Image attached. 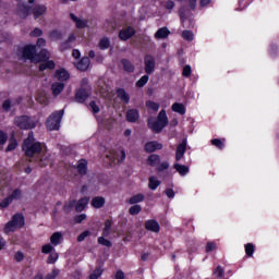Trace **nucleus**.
<instances>
[{
    "mask_svg": "<svg viewBox=\"0 0 279 279\" xmlns=\"http://www.w3.org/2000/svg\"><path fill=\"white\" fill-rule=\"evenodd\" d=\"M23 58H25V60H31V62H34L35 64H38V62H44L39 65V71L56 69V62L51 60L47 61L49 60L50 54L46 49L41 50L39 53H36V46H26L23 50Z\"/></svg>",
    "mask_w": 279,
    "mask_h": 279,
    "instance_id": "f257e3e1",
    "label": "nucleus"
},
{
    "mask_svg": "<svg viewBox=\"0 0 279 279\" xmlns=\"http://www.w3.org/2000/svg\"><path fill=\"white\" fill-rule=\"evenodd\" d=\"M22 150L27 158H33L29 159V162H40V167H45V165H47L43 163V144H40V142H36V138H34V132L28 133V137L22 145Z\"/></svg>",
    "mask_w": 279,
    "mask_h": 279,
    "instance_id": "f03ea898",
    "label": "nucleus"
},
{
    "mask_svg": "<svg viewBox=\"0 0 279 279\" xmlns=\"http://www.w3.org/2000/svg\"><path fill=\"white\" fill-rule=\"evenodd\" d=\"M25 226V217L23 214H15L12 216L11 220L5 223L3 232L4 234H10V232H16V230H21Z\"/></svg>",
    "mask_w": 279,
    "mask_h": 279,
    "instance_id": "7ed1b4c3",
    "label": "nucleus"
},
{
    "mask_svg": "<svg viewBox=\"0 0 279 279\" xmlns=\"http://www.w3.org/2000/svg\"><path fill=\"white\" fill-rule=\"evenodd\" d=\"M167 125H169V118H167V111H165V109L158 113L157 121H148V126L153 132H156V134H160Z\"/></svg>",
    "mask_w": 279,
    "mask_h": 279,
    "instance_id": "20e7f679",
    "label": "nucleus"
},
{
    "mask_svg": "<svg viewBox=\"0 0 279 279\" xmlns=\"http://www.w3.org/2000/svg\"><path fill=\"white\" fill-rule=\"evenodd\" d=\"M64 117V110L54 111L47 120L46 125L48 130H60V123Z\"/></svg>",
    "mask_w": 279,
    "mask_h": 279,
    "instance_id": "39448f33",
    "label": "nucleus"
},
{
    "mask_svg": "<svg viewBox=\"0 0 279 279\" xmlns=\"http://www.w3.org/2000/svg\"><path fill=\"white\" fill-rule=\"evenodd\" d=\"M14 124L16 128H20V130H33V128H36V121L28 116L15 117Z\"/></svg>",
    "mask_w": 279,
    "mask_h": 279,
    "instance_id": "423d86ee",
    "label": "nucleus"
},
{
    "mask_svg": "<svg viewBox=\"0 0 279 279\" xmlns=\"http://www.w3.org/2000/svg\"><path fill=\"white\" fill-rule=\"evenodd\" d=\"M144 70L147 75H151L156 71V58L151 54L144 57Z\"/></svg>",
    "mask_w": 279,
    "mask_h": 279,
    "instance_id": "0eeeda50",
    "label": "nucleus"
},
{
    "mask_svg": "<svg viewBox=\"0 0 279 279\" xmlns=\"http://www.w3.org/2000/svg\"><path fill=\"white\" fill-rule=\"evenodd\" d=\"M13 199H21V190H14L11 195L5 197L1 203L0 207L1 208H8Z\"/></svg>",
    "mask_w": 279,
    "mask_h": 279,
    "instance_id": "6e6552de",
    "label": "nucleus"
},
{
    "mask_svg": "<svg viewBox=\"0 0 279 279\" xmlns=\"http://www.w3.org/2000/svg\"><path fill=\"white\" fill-rule=\"evenodd\" d=\"M90 96L89 87H82L76 92L75 99L78 104H84Z\"/></svg>",
    "mask_w": 279,
    "mask_h": 279,
    "instance_id": "1a4fd4ad",
    "label": "nucleus"
},
{
    "mask_svg": "<svg viewBox=\"0 0 279 279\" xmlns=\"http://www.w3.org/2000/svg\"><path fill=\"white\" fill-rule=\"evenodd\" d=\"M134 34H136V31L134 29V27L129 26L128 28L120 31L119 38L120 40H130V38H132Z\"/></svg>",
    "mask_w": 279,
    "mask_h": 279,
    "instance_id": "9d476101",
    "label": "nucleus"
},
{
    "mask_svg": "<svg viewBox=\"0 0 279 279\" xmlns=\"http://www.w3.org/2000/svg\"><path fill=\"white\" fill-rule=\"evenodd\" d=\"M184 154H186V140H183L181 144L178 145L175 151V160L180 162L184 158Z\"/></svg>",
    "mask_w": 279,
    "mask_h": 279,
    "instance_id": "9b49d317",
    "label": "nucleus"
},
{
    "mask_svg": "<svg viewBox=\"0 0 279 279\" xmlns=\"http://www.w3.org/2000/svg\"><path fill=\"white\" fill-rule=\"evenodd\" d=\"M70 19L75 23L78 29H84V27L88 25V20L80 19L73 13L70 14Z\"/></svg>",
    "mask_w": 279,
    "mask_h": 279,
    "instance_id": "f8f14e48",
    "label": "nucleus"
},
{
    "mask_svg": "<svg viewBox=\"0 0 279 279\" xmlns=\"http://www.w3.org/2000/svg\"><path fill=\"white\" fill-rule=\"evenodd\" d=\"M138 119H141V114L136 109H130L126 111V121H129V123H136Z\"/></svg>",
    "mask_w": 279,
    "mask_h": 279,
    "instance_id": "ddd939ff",
    "label": "nucleus"
},
{
    "mask_svg": "<svg viewBox=\"0 0 279 279\" xmlns=\"http://www.w3.org/2000/svg\"><path fill=\"white\" fill-rule=\"evenodd\" d=\"M145 228L150 232H160V225L156 220H147L145 222Z\"/></svg>",
    "mask_w": 279,
    "mask_h": 279,
    "instance_id": "4468645a",
    "label": "nucleus"
},
{
    "mask_svg": "<svg viewBox=\"0 0 279 279\" xmlns=\"http://www.w3.org/2000/svg\"><path fill=\"white\" fill-rule=\"evenodd\" d=\"M88 66H90V59L88 57L82 58L76 64L78 71H88Z\"/></svg>",
    "mask_w": 279,
    "mask_h": 279,
    "instance_id": "2eb2a0df",
    "label": "nucleus"
},
{
    "mask_svg": "<svg viewBox=\"0 0 279 279\" xmlns=\"http://www.w3.org/2000/svg\"><path fill=\"white\" fill-rule=\"evenodd\" d=\"M157 149H162V144L158 143V142H148L145 145V150L148 154H153V151H156Z\"/></svg>",
    "mask_w": 279,
    "mask_h": 279,
    "instance_id": "dca6fc26",
    "label": "nucleus"
},
{
    "mask_svg": "<svg viewBox=\"0 0 279 279\" xmlns=\"http://www.w3.org/2000/svg\"><path fill=\"white\" fill-rule=\"evenodd\" d=\"M47 12V7L45 4H38L33 9V15L34 19H38L39 16H43Z\"/></svg>",
    "mask_w": 279,
    "mask_h": 279,
    "instance_id": "f3484780",
    "label": "nucleus"
},
{
    "mask_svg": "<svg viewBox=\"0 0 279 279\" xmlns=\"http://www.w3.org/2000/svg\"><path fill=\"white\" fill-rule=\"evenodd\" d=\"M56 77L59 80V82H66V80L71 77V74H69L66 70L60 69L56 71Z\"/></svg>",
    "mask_w": 279,
    "mask_h": 279,
    "instance_id": "a211bd4d",
    "label": "nucleus"
},
{
    "mask_svg": "<svg viewBox=\"0 0 279 279\" xmlns=\"http://www.w3.org/2000/svg\"><path fill=\"white\" fill-rule=\"evenodd\" d=\"M121 64L123 66V70L126 71V73H134L135 66L132 64V61L128 59H122Z\"/></svg>",
    "mask_w": 279,
    "mask_h": 279,
    "instance_id": "6ab92c4d",
    "label": "nucleus"
},
{
    "mask_svg": "<svg viewBox=\"0 0 279 279\" xmlns=\"http://www.w3.org/2000/svg\"><path fill=\"white\" fill-rule=\"evenodd\" d=\"M170 32L167 27H161L155 33V38L157 40L165 39L169 36Z\"/></svg>",
    "mask_w": 279,
    "mask_h": 279,
    "instance_id": "aec40b11",
    "label": "nucleus"
},
{
    "mask_svg": "<svg viewBox=\"0 0 279 279\" xmlns=\"http://www.w3.org/2000/svg\"><path fill=\"white\" fill-rule=\"evenodd\" d=\"M105 204H106V198L101 196H96L92 199V206L94 208H104Z\"/></svg>",
    "mask_w": 279,
    "mask_h": 279,
    "instance_id": "412c9836",
    "label": "nucleus"
},
{
    "mask_svg": "<svg viewBox=\"0 0 279 279\" xmlns=\"http://www.w3.org/2000/svg\"><path fill=\"white\" fill-rule=\"evenodd\" d=\"M86 206H88V197H83V198L78 199V202L76 203V206H75L76 213H82V210H84V208H86Z\"/></svg>",
    "mask_w": 279,
    "mask_h": 279,
    "instance_id": "4be33fe9",
    "label": "nucleus"
},
{
    "mask_svg": "<svg viewBox=\"0 0 279 279\" xmlns=\"http://www.w3.org/2000/svg\"><path fill=\"white\" fill-rule=\"evenodd\" d=\"M51 90L54 97H58L64 90V83H54L51 85Z\"/></svg>",
    "mask_w": 279,
    "mask_h": 279,
    "instance_id": "5701e85b",
    "label": "nucleus"
},
{
    "mask_svg": "<svg viewBox=\"0 0 279 279\" xmlns=\"http://www.w3.org/2000/svg\"><path fill=\"white\" fill-rule=\"evenodd\" d=\"M117 95L119 99H121V101H123L124 104H130V95L125 93V89L119 88L117 90Z\"/></svg>",
    "mask_w": 279,
    "mask_h": 279,
    "instance_id": "b1692460",
    "label": "nucleus"
},
{
    "mask_svg": "<svg viewBox=\"0 0 279 279\" xmlns=\"http://www.w3.org/2000/svg\"><path fill=\"white\" fill-rule=\"evenodd\" d=\"M86 166H87V162L85 159H81L78 161L76 169L80 175H86V171H87Z\"/></svg>",
    "mask_w": 279,
    "mask_h": 279,
    "instance_id": "393cba45",
    "label": "nucleus"
},
{
    "mask_svg": "<svg viewBox=\"0 0 279 279\" xmlns=\"http://www.w3.org/2000/svg\"><path fill=\"white\" fill-rule=\"evenodd\" d=\"M171 108H172V111L178 112V114H186V107H184L180 102H174Z\"/></svg>",
    "mask_w": 279,
    "mask_h": 279,
    "instance_id": "a878e982",
    "label": "nucleus"
},
{
    "mask_svg": "<svg viewBox=\"0 0 279 279\" xmlns=\"http://www.w3.org/2000/svg\"><path fill=\"white\" fill-rule=\"evenodd\" d=\"M147 163L150 167H158V165H160V156L158 155H150L147 159Z\"/></svg>",
    "mask_w": 279,
    "mask_h": 279,
    "instance_id": "bb28decb",
    "label": "nucleus"
},
{
    "mask_svg": "<svg viewBox=\"0 0 279 279\" xmlns=\"http://www.w3.org/2000/svg\"><path fill=\"white\" fill-rule=\"evenodd\" d=\"M148 187L150 189V191H156L160 184V180L156 179V177H150L148 179Z\"/></svg>",
    "mask_w": 279,
    "mask_h": 279,
    "instance_id": "cd10ccee",
    "label": "nucleus"
},
{
    "mask_svg": "<svg viewBox=\"0 0 279 279\" xmlns=\"http://www.w3.org/2000/svg\"><path fill=\"white\" fill-rule=\"evenodd\" d=\"M173 168L181 175H186V173H189V166H183V165H180V163H174Z\"/></svg>",
    "mask_w": 279,
    "mask_h": 279,
    "instance_id": "c85d7f7f",
    "label": "nucleus"
},
{
    "mask_svg": "<svg viewBox=\"0 0 279 279\" xmlns=\"http://www.w3.org/2000/svg\"><path fill=\"white\" fill-rule=\"evenodd\" d=\"M144 201H145V195H143V194H136V195L132 196V197L129 199V204H131V205L141 204V202H144Z\"/></svg>",
    "mask_w": 279,
    "mask_h": 279,
    "instance_id": "c756f323",
    "label": "nucleus"
},
{
    "mask_svg": "<svg viewBox=\"0 0 279 279\" xmlns=\"http://www.w3.org/2000/svg\"><path fill=\"white\" fill-rule=\"evenodd\" d=\"M62 241V234L60 232H54L50 236V242L52 245H60V242Z\"/></svg>",
    "mask_w": 279,
    "mask_h": 279,
    "instance_id": "7c9ffc66",
    "label": "nucleus"
},
{
    "mask_svg": "<svg viewBox=\"0 0 279 279\" xmlns=\"http://www.w3.org/2000/svg\"><path fill=\"white\" fill-rule=\"evenodd\" d=\"M99 49L106 50L110 48V39L108 37H102L98 44Z\"/></svg>",
    "mask_w": 279,
    "mask_h": 279,
    "instance_id": "2f4dec72",
    "label": "nucleus"
},
{
    "mask_svg": "<svg viewBox=\"0 0 279 279\" xmlns=\"http://www.w3.org/2000/svg\"><path fill=\"white\" fill-rule=\"evenodd\" d=\"M76 204H77V202H76L75 199L68 201V202L64 204V206H63V210H64L65 213H71V210H72L73 208H75Z\"/></svg>",
    "mask_w": 279,
    "mask_h": 279,
    "instance_id": "473e14b6",
    "label": "nucleus"
},
{
    "mask_svg": "<svg viewBox=\"0 0 279 279\" xmlns=\"http://www.w3.org/2000/svg\"><path fill=\"white\" fill-rule=\"evenodd\" d=\"M112 228V220H106L105 221V228L102 230L104 236H110V230Z\"/></svg>",
    "mask_w": 279,
    "mask_h": 279,
    "instance_id": "72a5a7b5",
    "label": "nucleus"
},
{
    "mask_svg": "<svg viewBox=\"0 0 279 279\" xmlns=\"http://www.w3.org/2000/svg\"><path fill=\"white\" fill-rule=\"evenodd\" d=\"M120 155L121 157L119 158V154L111 153V158H113V160H118V162H123V160H125V150H120Z\"/></svg>",
    "mask_w": 279,
    "mask_h": 279,
    "instance_id": "f704fd0d",
    "label": "nucleus"
},
{
    "mask_svg": "<svg viewBox=\"0 0 279 279\" xmlns=\"http://www.w3.org/2000/svg\"><path fill=\"white\" fill-rule=\"evenodd\" d=\"M101 274H104V268L98 267L89 276V279H99V278H101Z\"/></svg>",
    "mask_w": 279,
    "mask_h": 279,
    "instance_id": "c9c22d12",
    "label": "nucleus"
},
{
    "mask_svg": "<svg viewBox=\"0 0 279 279\" xmlns=\"http://www.w3.org/2000/svg\"><path fill=\"white\" fill-rule=\"evenodd\" d=\"M143 210V207L141 205H134L129 208V215H138Z\"/></svg>",
    "mask_w": 279,
    "mask_h": 279,
    "instance_id": "e433bc0d",
    "label": "nucleus"
},
{
    "mask_svg": "<svg viewBox=\"0 0 279 279\" xmlns=\"http://www.w3.org/2000/svg\"><path fill=\"white\" fill-rule=\"evenodd\" d=\"M19 16L21 19H27L29 16V7H23L19 10Z\"/></svg>",
    "mask_w": 279,
    "mask_h": 279,
    "instance_id": "4c0bfd02",
    "label": "nucleus"
},
{
    "mask_svg": "<svg viewBox=\"0 0 279 279\" xmlns=\"http://www.w3.org/2000/svg\"><path fill=\"white\" fill-rule=\"evenodd\" d=\"M147 82H149V76H148V75L142 76V77L136 82L137 88H143V86H145V84H147Z\"/></svg>",
    "mask_w": 279,
    "mask_h": 279,
    "instance_id": "58836bf2",
    "label": "nucleus"
},
{
    "mask_svg": "<svg viewBox=\"0 0 279 279\" xmlns=\"http://www.w3.org/2000/svg\"><path fill=\"white\" fill-rule=\"evenodd\" d=\"M50 38H52V40H60L62 38V32L58 29L51 31Z\"/></svg>",
    "mask_w": 279,
    "mask_h": 279,
    "instance_id": "ea45409f",
    "label": "nucleus"
},
{
    "mask_svg": "<svg viewBox=\"0 0 279 279\" xmlns=\"http://www.w3.org/2000/svg\"><path fill=\"white\" fill-rule=\"evenodd\" d=\"M98 243L99 245H104L105 247H112V242L104 236L98 238Z\"/></svg>",
    "mask_w": 279,
    "mask_h": 279,
    "instance_id": "a19ab883",
    "label": "nucleus"
},
{
    "mask_svg": "<svg viewBox=\"0 0 279 279\" xmlns=\"http://www.w3.org/2000/svg\"><path fill=\"white\" fill-rule=\"evenodd\" d=\"M182 38L184 40H187V41L193 40V38H194L193 32H191V31H183Z\"/></svg>",
    "mask_w": 279,
    "mask_h": 279,
    "instance_id": "79ce46f5",
    "label": "nucleus"
},
{
    "mask_svg": "<svg viewBox=\"0 0 279 279\" xmlns=\"http://www.w3.org/2000/svg\"><path fill=\"white\" fill-rule=\"evenodd\" d=\"M146 106L150 109L154 110L155 112H158V109L160 108V106L154 101H146Z\"/></svg>",
    "mask_w": 279,
    "mask_h": 279,
    "instance_id": "37998d69",
    "label": "nucleus"
},
{
    "mask_svg": "<svg viewBox=\"0 0 279 279\" xmlns=\"http://www.w3.org/2000/svg\"><path fill=\"white\" fill-rule=\"evenodd\" d=\"M11 108H12V100H10V99L4 100L2 104V109L5 112H10Z\"/></svg>",
    "mask_w": 279,
    "mask_h": 279,
    "instance_id": "c03bdc74",
    "label": "nucleus"
},
{
    "mask_svg": "<svg viewBox=\"0 0 279 279\" xmlns=\"http://www.w3.org/2000/svg\"><path fill=\"white\" fill-rule=\"evenodd\" d=\"M56 260H58V253H51L49 256H48V259H47V263L49 265H53L56 263Z\"/></svg>",
    "mask_w": 279,
    "mask_h": 279,
    "instance_id": "a18cd8bd",
    "label": "nucleus"
},
{
    "mask_svg": "<svg viewBox=\"0 0 279 279\" xmlns=\"http://www.w3.org/2000/svg\"><path fill=\"white\" fill-rule=\"evenodd\" d=\"M41 252L43 254H51V252H53V246L51 244H45L41 247Z\"/></svg>",
    "mask_w": 279,
    "mask_h": 279,
    "instance_id": "49530a36",
    "label": "nucleus"
},
{
    "mask_svg": "<svg viewBox=\"0 0 279 279\" xmlns=\"http://www.w3.org/2000/svg\"><path fill=\"white\" fill-rule=\"evenodd\" d=\"M59 275H60V270L54 268L50 274H48L45 277V279H54V278H58Z\"/></svg>",
    "mask_w": 279,
    "mask_h": 279,
    "instance_id": "de8ad7c7",
    "label": "nucleus"
},
{
    "mask_svg": "<svg viewBox=\"0 0 279 279\" xmlns=\"http://www.w3.org/2000/svg\"><path fill=\"white\" fill-rule=\"evenodd\" d=\"M245 252L248 256H252L254 254V244L252 243L246 244Z\"/></svg>",
    "mask_w": 279,
    "mask_h": 279,
    "instance_id": "09e8293b",
    "label": "nucleus"
},
{
    "mask_svg": "<svg viewBox=\"0 0 279 279\" xmlns=\"http://www.w3.org/2000/svg\"><path fill=\"white\" fill-rule=\"evenodd\" d=\"M89 108L92 112H94V114H97V112H99V106H97V102L95 101L89 102Z\"/></svg>",
    "mask_w": 279,
    "mask_h": 279,
    "instance_id": "8fccbe9b",
    "label": "nucleus"
},
{
    "mask_svg": "<svg viewBox=\"0 0 279 279\" xmlns=\"http://www.w3.org/2000/svg\"><path fill=\"white\" fill-rule=\"evenodd\" d=\"M86 236H90V231H84L77 236L78 243H82L86 239Z\"/></svg>",
    "mask_w": 279,
    "mask_h": 279,
    "instance_id": "3c124183",
    "label": "nucleus"
},
{
    "mask_svg": "<svg viewBox=\"0 0 279 279\" xmlns=\"http://www.w3.org/2000/svg\"><path fill=\"white\" fill-rule=\"evenodd\" d=\"M25 258V255L23 254V252L17 251L15 253L14 259L16 260V263H22V260Z\"/></svg>",
    "mask_w": 279,
    "mask_h": 279,
    "instance_id": "603ef678",
    "label": "nucleus"
},
{
    "mask_svg": "<svg viewBox=\"0 0 279 279\" xmlns=\"http://www.w3.org/2000/svg\"><path fill=\"white\" fill-rule=\"evenodd\" d=\"M167 169H169V162L167 161H163L161 165L157 167V171L159 172L167 171Z\"/></svg>",
    "mask_w": 279,
    "mask_h": 279,
    "instance_id": "864d4df0",
    "label": "nucleus"
},
{
    "mask_svg": "<svg viewBox=\"0 0 279 279\" xmlns=\"http://www.w3.org/2000/svg\"><path fill=\"white\" fill-rule=\"evenodd\" d=\"M38 104H41L44 106H47V97L45 95L40 94L36 97Z\"/></svg>",
    "mask_w": 279,
    "mask_h": 279,
    "instance_id": "5fc2aeb1",
    "label": "nucleus"
},
{
    "mask_svg": "<svg viewBox=\"0 0 279 279\" xmlns=\"http://www.w3.org/2000/svg\"><path fill=\"white\" fill-rule=\"evenodd\" d=\"M211 144L215 145V147H218V149H223V142H221V140H213Z\"/></svg>",
    "mask_w": 279,
    "mask_h": 279,
    "instance_id": "6e6d98bb",
    "label": "nucleus"
},
{
    "mask_svg": "<svg viewBox=\"0 0 279 279\" xmlns=\"http://www.w3.org/2000/svg\"><path fill=\"white\" fill-rule=\"evenodd\" d=\"M8 142V134L3 133V131H0V145H5Z\"/></svg>",
    "mask_w": 279,
    "mask_h": 279,
    "instance_id": "4d7b16f0",
    "label": "nucleus"
},
{
    "mask_svg": "<svg viewBox=\"0 0 279 279\" xmlns=\"http://www.w3.org/2000/svg\"><path fill=\"white\" fill-rule=\"evenodd\" d=\"M31 36L38 38V36H43V29L36 27L32 33Z\"/></svg>",
    "mask_w": 279,
    "mask_h": 279,
    "instance_id": "13d9d810",
    "label": "nucleus"
},
{
    "mask_svg": "<svg viewBox=\"0 0 279 279\" xmlns=\"http://www.w3.org/2000/svg\"><path fill=\"white\" fill-rule=\"evenodd\" d=\"M86 219V214H81L78 216H75L74 221L75 223H82Z\"/></svg>",
    "mask_w": 279,
    "mask_h": 279,
    "instance_id": "bf43d9fd",
    "label": "nucleus"
},
{
    "mask_svg": "<svg viewBox=\"0 0 279 279\" xmlns=\"http://www.w3.org/2000/svg\"><path fill=\"white\" fill-rule=\"evenodd\" d=\"M191 72H192L191 65H185V66L183 68V73H182V75H183L184 77H189V76L191 75Z\"/></svg>",
    "mask_w": 279,
    "mask_h": 279,
    "instance_id": "052dcab7",
    "label": "nucleus"
},
{
    "mask_svg": "<svg viewBox=\"0 0 279 279\" xmlns=\"http://www.w3.org/2000/svg\"><path fill=\"white\" fill-rule=\"evenodd\" d=\"M165 193L169 199H173V197H175V192L172 189H167Z\"/></svg>",
    "mask_w": 279,
    "mask_h": 279,
    "instance_id": "680f3d73",
    "label": "nucleus"
},
{
    "mask_svg": "<svg viewBox=\"0 0 279 279\" xmlns=\"http://www.w3.org/2000/svg\"><path fill=\"white\" fill-rule=\"evenodd\" d=\"M213 250H217V245L213 242H208L206 245V252H213Z\"/></svg>",
    "mask_w": 279,
    "mask_h": 279,
    "instance_id": "e2e57ef3",
    "label": "nucleus"
},
{
    "mask_svg": "<svg viewBox=\"0 0 279 279\" xmlns=\"http://www.w3.org/2000/svg\"><path fill=\"white\" fill-rule=\"evenodd\" d=\"M173 8H175V2H173V0H168L166 2V10H173Z\"/></svg>",
    "mask_w": 279,
    "mask_h": 279,
    "instance_id": "0e129e2a",
    "label": "nucleus"
},
{
    "mask_svg": "<svg viewBox=\"0 0 279 279\" xmlns=\"http://www.w3.org/2000/svg\"><path fill=\"white\" fill-rule=\"evenodd\" d=\"M13 149H16V141L11 142V143L8 145L5 151H13Z\"/></svg>",
    "mask_w": 279,
    "mask_h": 279,
    "instance_id": "69168bd1",
    "label": "nucleus"
},
{
    "mask_svg": "<svg viewBox=\"0 0 279 279\" xmlns=\"http://www.w3.org/2000/svg\"><path fill=\"white\" fill-rule=\"evenodd\" d=\"M215 274H218V278H223V268H221V266H218Z\"/></svg>",
    "mask_w": 279,
    "mask_h": 279,
    "instance_id": "338daca9",
    "label": "nucleus"
},
{
    "mask_svg": "<svg viewBox=\"0 0 279 279\" xmlns=\"http://www.w3.org/2000/svg\"><path fill=\"white\" fill-rule=\"evenodd\" d=\"M116 279H125V274L122 270H118L116 274Z\"/></svg>",
    "mask_w": 279,
    "mask_h": 279,
    "instance_id": "774afa93",
    "label": "nucleus"
}]
</instances>
